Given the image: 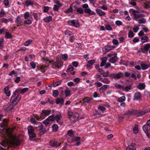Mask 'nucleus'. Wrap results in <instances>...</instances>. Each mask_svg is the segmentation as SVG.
I'll list each match as a JSON object with an SVG mask.
<instances>
[{
    "mask_svg": "<svg viewBox=\"0 0 150 150\" xmlns=\"http://www.w3.org/2000/svg\"><path fill=\"white\" fill-rule=\"evenodd\" d=\"M148 112V110L146 109L140 111L137 110H128L127 113L124 115L123 117H122V119L125 117L126 116L128 117V115H135L138 117L140 116L145 115Z\"/></svg>",
    "mask_w": 150,
    "mask_h": 150,
    "instance_id": "nucleus-1",
    "label": "nucleus"
},
{
    "mask_svg": "<svg viewBox=\"0 0 150 150\" xmlns=\"http://www.w3.org/2000/svg\"><path fill=\"white\" fill-rule=\"evenodd\" d=\"M21 89L20 88H18L16 90L11 98L10 100L11 102L13 103H16V104H17L18 102L21 99V96H20L19 94H16V93L19 92Z\"/></svg>",
    "mask_w": 150,
    "mask_h": 150,
    "instance_id": "nucleus-2",
    "label": "nucleus"
},
{
    "mask_svg": "<svg viewBox=\"0 0 150 150\" xmlns=\"http://www.w3.org/2000/svg\"><path fill=\"white\" fill-rule=\"evenodd\" d=\"M51 112V111L50 110H42V113L40 114V117H39L38 116H36V118L38 120H42L50 115Z\"/></svg>",
    "mask_w": 150,
    "mask_h": 150,
    "instance_id": "nucleus-3",
    "label": "nucleus"
},
{
    "mask_svg": "<svg viewBox=\"0 0 150 150\" xmlns=\"http://www.w3.org/2000/svg\"><path fill=\"white\" fill-rule=\"evenodd\" d=\"M21 143V142L19 140L18 137L16 136L13 137L11 142V144L16 146H18L20 145Z\"/></svg>",
    "mask_w": 150,
    "mask_h": 150,
    "instance_id": "nucleus-4",
    "label": "nucleus"
},
{
    "mask_svg": "<svg viewBox=\"0 0 150 150\" xmlns=\"http://www.w3.org/2000/svg\"><path fill=\"white\" fill-rule=\"evenodd\" d=\"M39 127H35V128L38 130L40 131V135H42L45 133L47 131L45 128H43V125L40 122H38Z\"/></svg>",
    "mask_w": 150,
    "mask_h": 150,
    "instance_id": "nucleus-5",
    "label": "nucleus"
},
{
    "mask_svg": "<svg viewBox=\"0 0 150 150\" xmlns=\"http://www.w3.org/2000/svg\"><path fill=\"white\" fill-rule=\"evenodd\" d=\"M122 77V73L119 72L117 74L112 73L109 75V77L115 79H119Z\"/></svg>",
    "mask_w": 150,
    "mask_h": 150,
    "instance_id": "nucleus-6",
    "label": "nucleus"
},
{
    "mask_svg": "<svg viewBox=\"0 0 150 150\" xmlns=\"http://www.w3.org/2000/svg\"><path fill=\"white\" fill-rule=\"evenodd\" d=\"M50 145L52 147H57L60 146L61 143H59L57 141L54 140H50L49 142Z\"/></svg>",
    "mask_w": 150,
    "mask_h": 150,
    "instance_id": "nucleus-7",
    "label": "nucleus"
},
{
    "mask_svg": "<svg viewBox=\"0 0 150 150\" xmlns=\"http://www.w3.org/2000/svg\"><path fill=\"white\" fill-rule=\"evenodd\" d=\"M150 48V44H147L144 45V48H140V49L141 50L142 52L145 53L146 52H147L148 50Z\"/></svg>",
    "mask_w": 150,
    "mask_h": 150,
    "instance_id": "nucleus-8",
    "label": "nucleus"
},
{
    "mask_svg": "<svg viewBox=\"0 0 150 150\" xmlns=\"http://www.w3.org/2000/svg\"><path fill=\"white\" fill-rule=\"evenodd\" d=\"M15 22L17 24V26H20L23 24V20L20 16H18L16 18Z\"/></svg>",
    "mask_w": 150,
    "mask_h": 150,
    "instance_id": "nucleus-9",
    "label": "nucleus"
},
{
    "mask_svg": "<svg viewBox=\"0 0 150 150\" xmlns=\"http://www.w3.org/2000/svg\"><path fill=\"white\" fill-rule=\"evenodd\" d=\"M11 103L9 105H7V107L5 109V110L7 112H8L12 110L17 104L16 103H13L11 102Z\"/></svg>",
    "mask_w": 150,
    "mask_h": 150,
    "instance_id": "nucleus-10",
    "label": "nucleus"
},
{
    "mask_svg": "<svg viewBox=\"0 0 150 150\" xmlns=\"http://www.w3.org/2000/svg\"><path fill=\"white\" fill-rule=\"evenodd\" d=\"M68 22H70L71 24L70 25L74 27L77 28L79 26V24L78 22L76 20H70V21H68Z\"/></svg>",
    "mask_w": 150,
    "mask_h": 150,
    "instance_id": "nucleus-11",
    "label": "nucleus"
},
{
    "mask_svg": "<svg viewBox=\"0 0 150 150\" xmlns=\"http://www.w3.org/2000/svg\"><path fill=\"white\" fill-rule=\"evenodd\" d=\"M93 98L88 97H85L83 99L81 102L83 101V103H90L91 101L92 100Z\"/></svg>",
    "mask_w": 150,
    "mask_h": 150,
    "instance_id": "nucleus-12",
    "label": "nucleus"
},
{
    "mask_svg": "<svg viewBox=\"0 0 150 150\" xmlns=\"http://www.w3.org/2000/svg\"><path fill=\"white\" fill-rule=\"evenodd\" d=\"M113 48V47L110 46H106L103 49L104 53H106L108 52L111 50Z\"/></svg>",
    "mask_w": 150,
    "mask_h": 150,
    "instance_id": "nucleus-13",
    "label": "nucleus"
},
{
    "mask_svg": "<svg viewBox=\"0 0 150 150\" xmlns=\"http://www.w3.org/2000/svg\"><path fill=\"white\" fill-rule=\"evenodd\" d=\"M141 99V97L140 95V93L139 92H137L135 93L134 95V100H140Z\"/></svg>",
    "mask_w": 150,
    "mask_h": 150,
    "instance_id": "nucleus-14",
    "label": "nucleus"
},
{
    "mask_svg": "<svg viewBox=\"0 0 150 150\" xmlns=\"http://www.w3.org/2000/svg\"><path fill=\"white\" fill-rule=\"evenodd\" d=\"M64 102V101L63 98L60 99L59 98H57L56 100L55 103L57 104L60 103V105H61V106H62Z\"/></svg>",
    "mask_w": 150,
    "mask_h": 150,
    "instance_id": "nucleus-15",
    "label": "nucleus"
},
{
    "mask_svg": "<svg viewBox=\"0 0 150 150\" xmlns=\"http://www.w3.org/2000/svg\"><path fill=\"white\" fill-rule=\"evenodd\" d=\"M62 116L61 114H57V115L55 118V119L57 121V123L58 125H62V123L60 122H59V120L61 118Z\"/></svg>",
    "mask_w": 150,
    "mask_h": 150,
    "instance_id": "nucleus-16",
    "label": "nucleus"
},
{
    "mask_svg": "<svg viewBox=\"0 0 150 150\" xmlns=\"http://www.w3.org/2000/svg\"><path fill=\"white\" fill-rule=\"evenodd\" d=\"M96 12L100 16H104L105 15V13L102 11L101 10L97 9L96 10Z\"/></svg>",
    "mask_w": 150,
    "mask_h": 150,
    "instance_id": "nucleus-17",
    "label": "nucleus"
},
{
    "mask_svg": "<svg viewBox=\"0 0 150 150\" xmlns=\"http://www.w3.org/2000/svg\"><path fill=\"white\" fill-rule=\"evenodd\" d=\"M132 86L131 85H128L126 86H122V90L125 91H128L129 90L132 89Z\"/></svg>",
    "mask_w": 150,
    "mask_h": 150,
    "instance_id": "nucleus-18",
    "label": "nucleus"
},
{
    "mask_svg": "<svg viewBox=\"0 0 150 150\" xmlns=\"http://www.w3.org/2000/svg\"><path fill=\"white\" fill-rule=\"evenodd\" d=\"M49 66V64L47 65H43L41 66L40 68V70L41 72L42 73H44L46 71L45 68L47 67H48Z\"/></svg>",
    "mask_w": 150,
    "mask_h": 150,
    "instance_id": "nucleus-19",
    "label": "nucleus"
},
{
    "mask_svg": "<svg viewBox=\"0 0 150 150\" xmlns=\"http://www.w3.org/2000/svg\"><path fill=\"white\" fill-rule=\"evenodd\" d=\"M28 135L30 140H32L36 137V134L34 132L30 133L28 134Z\"/></svg>",
    "mask_w": 150,
    "mask_h": 150,
    "instance_id": "nucleus-20",
    "label": "nucleus"
},
{
    "mask_svg": "<svg viewBox=\"0 0 150 150\" xmlns=\"http://www.w3.org/2000/svg\"><path fill=\"white\" fill-rule=\"evenodd\" d=\"M142 69L145 70L150 67V64H142L141 65Z\"/></svg>",
    "mask_w": 150,
    "mask_h": 150,
    "instance_id": "nucleus-21",
    "label": "nucleus"
},
{
    "mask_svg": "<svg viewBox=\"0 0 150 150\" xmlns=\"http://www.w3.org/2000/svg\"><path fill=\"white\" fill-rule=\"evenodd\" d=\"M126 150H136V148L134 144H132L129 145Z\"/></svg>",
    "mask_w": 150,
    "mask_h": 150,
    "instance_id": "nucleus-22",
    "label": "nucleus"
},
{
    "mask_svg": "<svg viewBox=\"0 0 150 150\" xmlns=\"http://www.w3.org/2000/svg\"><path fill=\"white\" fill-rule=\"evenodd\" d=\"M25 4L26 6H28L30 5H33L34 2L31 0H26L25 2Z\"/></svg>",
    "mask_w": 150,
    "mask_h": 150,
    "instance_id": "nucleus-23",
    "label": "nucleus"
},
{
    "mask_svg": "<svg viewBox=\"0 0 150 150\" xmlns=\"http://www.w3.org/2000/svg\"><path fill=\"white\" fill-rule=\"evenodd\" d=\"M145 86L144 83H140L138 85L137 88L139 90H142L145 88Z\"/></svg>",
    "mask_w": 150,
    "mask_h": 150,
    "instance_id": "nucleus-24",
    "label": "nucleus"
},
{
    "mask_svg": "<svg viewBox=\"0 0 150 150\" xmlns=\"http://www.w3.org/2000/svg\"><path fill=\"white\" fill-rule=\"evenodd\" d=\"M35 129L33 127L31 126H29L28 127V134L34 132Z\"/></svg>",
    "mask_w": 150,
    "mask_h": 150,
    "instance_id": "nucleus-25",
    "label": "nucleus"
},
{
    "mask_svg": "<svg viewBox=\"0 0 150 150\" xmlns=\"http://www.w3.org/2000/svg\"><path fill=\"white\" fill-rule=\"evenodd\" d=\"M101 62L100 65L101 67H103L105 65L107 61V57H104L101 59Z\"/></svg>",
    "mask_w": 150,
    "mask_h": 150,
    "instance_id": "nucleus-26",
    "label": "nucleus"
},
{
    "mask_svg": "<svg viewBox=\"0 0 150 150\" xmlns=\"http://www.w3.org/2000/svg\"><path fill=\"white\" fill-rule=\"evenodd\" d=\"M144 15V14H134L133 15L134 18L136 20L140 18H142L143 17Z\"/></svg>",
    "mask_w": 150,
    "mask_h": 150,
    "instance_id": "nucleus-27",
    "label": "nucleus"
},
{
    "mask_svg": "<svg viewBox=\"0 0 150 150\" xmlns=\"http://www.w3.org/2000/svg\"><path fill=\"white\" fill-rule=\"evenodd\" d=\"M141 40L144 43L148 42V37L147 36H143L141 37Z\"/></svg>",
    "mask_w": 150,
    "mask_h": 150,
    "instance_id": "nucleus-28",
    "label": "nucleus"
},
{
    "mask_svg": "<svg viewBox=\"0 0 150 150\" xmlns=\"http://www.w3.org/2000/svg\"><path fill=\"white\" fill-rule=\"evenodd\" d=\"M52 20V17L51 16H49L46 17L44 19V22L46 23L49 22Z\"/></svg>",
    "mask_w": 150,
    "mask_h": 150,
    "instance_id": "nucleus-29",
    "label": "nucleus"
},
{
    "mask_svg": "<svg viewBox=\"0 0 150 150\" xmlns=\"http://www.w3.org/2000/svg\"><path fill=\"white\" fill-rule=\"evenodd\" d=\"M61 5L59 4H58L57 5H55L53 8L54 10L56 11H58L59 9L61 6Z\"/></svg>",
    "mask_w": 150,
    "mask_h": 150,
    "instance_id": "nucleus-30",
    "label": "nucleus"
},
{
    "mask_svg": "<svg viewBox=\"0 0 150 150\" xmlns=\"http://www.w3.org/2000/svg\"><path fill=\"white\" fill-rule=\"evenodd\" d=\"M95 62V61L94 60H91L88 61L87 62V67H90Z\"/></svg>",
    "mask_w": 150,
    "mask_h": 150,
    "instance_id": "nucleus-31",
    "label": "nucleus"
},
{
    "mask_svg": "<svg viewBox=\"0 0 150 150\" xmlns=\"http://www.w3.org/2000/svg\"><path fill=\"white\" fill-rule=\"evenodd\" d=\"M133 131L134 133H137L138 132V125H135L133 128Z\"/></svg>",
    "mask_w": 150,
    "mask_h": 150,
    "instance_id": "nucleus-32",
    "label": "nucleus"
},
{
    "mask_svg": "<svg viewBox=\"0 0 150 150\" xmlns=\"http://www.w3.org/2000/svg\"><path fill=\"white\" fill-rule=\"evenodd\" d=\"M117 59V57L116 56H114L110 59L109 62L111 63H114L116 61Z\"/></svg>",
    "mask_w": 150,
    "mask_h": 150,
    "instance_id": "nucleus-33",
    "label": "nucleus"
},
{
    "mask_svg": "<svg viewBox=\"0 0 150 150\" xmlns=\"http://www.w3.org/2000/svg\"><path fill=\"white\" fill-rule=\"evenodd\" d=\"M148 125H145L143 126V130L145 133H148L149 130L148 127Z\"/></svg>",
    "mask_w": 150,
    "mask_h": 150,
    "instance_id": "nucleus-34",
    "label": "nucleus"
},
{
    "mask_svg": "<svg viewBox=\"0 0 150 150\" xmlns=\"http://www.w3.org/2000/svg\"><path fill=\"white\" fill-rule=\"evenodd\" d=\"M59 93L57 90H55L53 91L52 96L54 97H57L59 95Z\"/></svg>",
    "mask_w": 150,
    "mask_h": 150,
    "instance_id": "nucleus-35",
    "label": "nucleus"
},
{
    "mask_svg": "<svg viewBox=\"0 0 150 150\" xmlns=\"http://www.w3.org/2000/svg\"><path fill=\"white\" fill-rule=\"evenodd\" d=\"M64 93L66 97H68L70 96V91L68 89L65 90Z\"/></svg>",
    "mask_w": 150,
    "mask_h": 150,
    "instance_id": "nucleus-36",
    "label": "nucleus"
},
{
    "mask_svg": "<svg viewBox=\"0 0 150 150\" xmlns=\"http://www.w3.org/2000/svg\"><path fill=\"white\" fill-rule=\"evenodd\" d=\"M108 87L107 85H104L99 89V91H105L107 88Z\"/></svg>",
    "mask_w": 150,
    "mask_h": 150,
    "instance_id": "nucleus-37",
    "label": "nucleus"
},
{
    "mask_svg": "<svg viewBox=\"0 0 150 150\" xmlns=\"http://www.w3.org/2000/svg\"><path fill=\"white\" fill-rule=\"evenodd\" d=\"M52 127L53 131L54 132H56L58 129V127L57 124H54L52 125Z\"/></svg>",
    "mask_w": 150,
    "mask_h": 150,
    "instance_id": "nucleus-38",
    "label": "nucleus"
},
{
    "mask_svg": "<svg viewBox=\"0 0 150 150\" xmlns=\"http://www.w3.org/2000/svg\"><path fill=\"white\" fill-rule=\"evenodd\" d=\"M1 144L4 147H7V149H8V144L7 142L6 141H4L2 142H1Z\"/></svg>",
    "mask_w": 150,
    "mask_h": 150,
    "instance_id": "nucleus-39",
    "label": "nucleus"
},
{
    "mask_svg": "<svg viewBox=\"0 0 150 150\" xmlns=\"http://www.w3.org/2000/svg\"><path fill=\"white\" fill-rule=\"evenodd\" d=\"M5 37L7 39H11L12 38L11 34L8 32H6L5 34Z\"/></svg>",
    "mask_w": 150,
    "mask_h": 150,
    "instance_id": "nucleus-40",
    "label": "nucleus"
},
{
    "mask_svg": "<svg viewBox=\"0 0 150 150\" xmlns=\"http://www.w3.org/2000/svg\"><path fill=\"white\" fill-rule=\"evenodd\" d=\"M146 22V20L145 18H142L140 19L138 21V23L139 24L142 23H144Z\"/></svg>",
    "mask_w": 150,
    "mask_h": 150,
    "instance_id": "nucleus-41",
    "label": "nucleus"
},
{
    "mask_svg": "<svg viewBox=\"0 0 150 150\" xmlns=\"http://www.w3.org/2000/svg\"><path fill=\"white\" fill-rule=\"evenodd\" d=\"M59 61H57L55 62H53V65L55 66V68L56 69H58L59 68Z\"/></svg>",
    "mask_w": 150,
    "mask_h": 150,
    "instance_id": "nucleus-42",
    "label": "nucleus"
},
{
    "mask_svg": "<svg viewBox=\"0 0 150 150\" xmlns=\"http://www.w3.org/2000/svg\"><path fill=\"white\" fill-rule=\"evenodd\" d=\"M62 58L65 61L67 59L68 56L67 54H65L62 55Z\"/></svg>",
    "mask_w": 150,
    "mask_h": 150,
    "instance_id": "nucleus-43",
    "label": "nucleus"
},
{
    "mask_svg": "<svg viewBox=\"0 0 150 150\" xmlns=\"http://www.w3.org/2000/svg\"><path fill=\"white\" fill-rule=\"evenodd\" d=\"M67 134L70 137H73L74 136V131L72 130H69L67 133Z\"/></svg>",
    "mask_w": 150,
    "mask_h": 150,
    "instance_id": "nucleus-44",
    "label": "nucleus"
},
{
    "mask_svg": "<svg viewBox=\"0 0 150 150\" xmlns=\"http://www.w3.org/2000/svg\"><path fill=\"white\" fill-rule=\"evenodd\" d=\"M61 83L62 81H58L54 83L52 85H53V86L55 87L59 86L60 84Z\"/></svg>",
    "mask_w": 150,
    "mask_h": 150,
    "instance_id": "nucleus-45",
    "label": "nucleus"
},
{
    "mask_svg": "<svg viewBox=\"0 0 150 150\" xmlns=\"http://www.w3.org/2000/svg\"><path fill=\"white\" fill-rule=\"evenodd\" d=\"M76 11L81 14H83V11L82 8H77L76 9Z\"/></svg>",
    "mask_w": 150,
    "mask_h": 150,
    "instance_id": "nucleus-46",
    "label": "nucleus"
},
{
    "mask_svg": "<svg viewBox=\"0 0 150 150\" xmlns=\"http://www.w3.org/2000/svg\"><path fill=\"white\" fill-rule=\"evenodd\" d=\"M32 40H28L27 41H26L24 43V45L25 46H28L30 44H31V43L32 42Z\"/></svg>",
    "mask_w": 150,
    "mask_h": 150,
    "instance_id": "nucleus-47",
    "label": "nucleus"
},
{
    "mask_svg": "<svg viewBox=\"0 0 150 150\" xmlns=\"http://www.w3.org/2000/svg\"><path fill=\"white\" fill-rule=\"evenodd\" d=\"M50 122V121H52L54 120L55 118L53 115H51L47 118Z\"/></svg>",
    "mask_w": 150,
    "mask_h": 150,
    "instance_id": "nucleus-48",
    "label": "nucleus"
},
{
    "mask_svg": "<svg viewBox=\"0 0 150 150\" xmlns=\"http://www.w3.org/2000/svg\"><path fill=\"white\" fill-rule=\"evenodd\" d=\"M74 69V67L71 66H69L68 68L66 70V71L67 72H71Z\"/></svg>",
    "mask_w": 150,
    "mask_h": 150,
    "instance_id": "nucleus-49",
    "label": "nucleus"
},
{
    "mask_svg": "<svg viewBox=\"0 0 150 150\" xmlns=\"http://www.w3.org/2000/svg\"><path fill=\"white\" fill-rule=\"evenodd\" d=\"M101 81L106 83H109L110 82V81L107 78H105L103 79H102L101 80Z\"/></svg>",
    "mask_w": 150,
    "mask_h": 150,
    "instance_id": "nucleus-50",
    "label": "nucleus"
},
{
    "mask_svg": "<svg viewBox=\"0 0 150 150\" xmlns=\"http://www.w3.org/2000/svg\"><path fill=\"white\" fill-rule=\"evenodd\" d=\"M128 36L129 38H132L134 37V34L132 31L130 30L129 31L128 34Z\"/></svg>",
    "mask_w": 150,
    "mask_h": 150,
    "instance_id": "nucleus-51",
    "label": "nucleus"
},
{
    "mask_svg": "<svg viewBox=\"0 0 150 150\" xmlns=\"http://www.w3.org/2000/svg\"><path fill=\"white\" fill-rule=\"evenodd\" d=\"M72 11V8L71 6L69 7L67 10L65 11V13H71Z\"/></svg>",
    "mask_w": 150,
    "mask_h": 150,
    "instance_id": "nucleus-52",
    "label": "nucleus"
},
{
    "mask_svg": "<svg viewBox=\"0 0 150 150\" xmlns=\"http://www.w3.org/2000/svg\"><path fill=\"white\" fill-rule=\"evenodd\" d=\"M0 21L2 23H7L9 21L7 19H6L4 18H2L0 19Z\"/></svg>",
    "mask_w": 150,
    "mask_h": 150,
    "instance_id": "nucleus-53",
    "label": "nucleus"
},
{
    "mask_svg": "<svg viewBox=\"0 0 150 150\" xmlns=\"http://www.w3.org/2000/svg\"><path fill=\"white\" fill-rule=\"evenodd\" d=\"M30 65L31 67L33 69H35L36 67V65L34 62H30Z\"/></svg>",
    "mask_w": 150,
    "mask_h": 150,
    "instance_id": "nucleus-54",
    "label": "nucleus"
},
{
    "mask_svg": "<svg viewBox=\"0 0 150 150\" xmlns=\"http://www.w3.org/2000/svg\"><path fill=\"white\" fill-rule=\"evenodd\" d=\"M24 23L26 24H30L32 23L31 21L29 19H28L27 20H26L24 21Z\"/></svg>",
    "mask_w": 150,
    "mask_h": 150,
    "instance_id": "nucleus-55",
    "label": "nucleus"
},
{
    "mask_svg": "<svg viewBox=\"0 0 150 150\" xmlns=\"http://www.w3.org/2000/svg\"><path fill=\"white\" fill-rule=\"evenodd\" d=\"M33 16L36 21H37L39 19V18L37 13H33Z\"/></svg>",
    "mask_w": 150,
    "mask_h": 150,
    "instance_id": "nucleus-56",
    "label": "nucleus"
},
{
    "mask_svg": "<svg viewBox=\"0 0 150 150\" xmlns=\"http://www.w3.org/2000/svg\"><path fill=\"white\" fill-rule=\"evenodd\" d=\"M28 88H25L22 89L21 91V93L22 94H23L25 93L28 90Z\"/></svg>",
    "mask_w": 150,
    "mask_h": 150,
    "instance_id": "nucleus-57",
    "label": "nucleus"
},
{
    "mask_svg": "<svg viewBox=\"0 0 150 150\" xmlns=\"http://www.w3.org/2000/svg\"><path fill=\"white\" fill-rule=\"evenodd\" d=\"M50 121L47 119L45 120L43 122V123L45 124L46 126L47 125L49 124Z\"/></svg>",
    "mask_w": 150,
    "mask_h": 150,
    "instance_id": "nucleus-58",
    "label": "nucleus"
},
{
    "mask_svg": "<svg viewBox=\"0 0 150 150\" xmlns=\"http://www.w3.org/2000/svg\"><path fill=\"white\" fill-rule=\"evenodd\" d=\"M103 76L104 77H109V71H107L105 72H103Z\"/></svg>",
    "mask_w": 150,
    "mask_h": 150,
    "instance_id": "nucleus-59",
    "label": "nucleus"
},
{
    "mask_svg": "<svg viewBox=\"0 0 150 150\" xmlns=\"http://www.w3.org/2000/svg\"><path fill=\"white\" fill-rule=\"evenodd\" d=\"M44 9L43 11L44 12H47L48 11V10H49L50 8V7H49L48 6H44Z\"/></svg>",
    "mask_w": 150,
    "mask_h": 150,
    "instance_id": "nucleus-60",
    "label": "nucleus"
},
{
    "mask_svg": "<svg viewBox=\"0 0 150 150\" xmlns=\"http://www.w3.org/2000/svg\"><path fill=\"white\" fill-rule=\"evenodd\" d=\"M29 17V12H25L24 15V18L25 19H26Z\"/></svg>",
    "mask_w": 150,
    "mask_h": 150,
    "instance_id": "nucleus-61",
    "label": "nucleus"
},
{
    "mask_svg": "<svg viewBox=\"0 0 150 150\" xmlns=\"http://www.w3.org/2000/svg\"><path fill=\"white\" fill-rule=\"evenodd\" d=\"M84 11L86 13H88L89 14L91 12V10L89 8L85 9L84 10Z\"/></svg>",
    "mask_w": 150,
    "mask_h": 150,
    "instance_id": "nucleus-62",
    "label": "nucleus"
},
{
    "mask_svg": "<svg viewBox=\"0 0 150 150\" xmlns=\"http://www.w3.org/2000/svg\"><path fill=\"white\" fill-rule=\"evenodd\" d=\"M98 109H100V110L102 111H104L106 109L105 108L104 106L100 105L98 106Z\"/></svg>",
    "mask_w": 150,
    "mask_h": 150,
    "instance_id": "nucleus-63",
    "label": "nucleus"
},
{
    "mask_svg": "<svg viewBox=\"0 0 150 150\" xmlns=\"http://www.w3.org/2000/svg\"><path fill=\"white\" fill-rule=\"evenodd\" d=\"M106 29L108 30H110L112 29L111 26L109 25H107L105 26Z\"/></svg>",
    "mask_w": 150,
    "mask_h": 150,
    "instance_id": "nucleus-64",
    "label": "nucleus"
}]
</instances>
